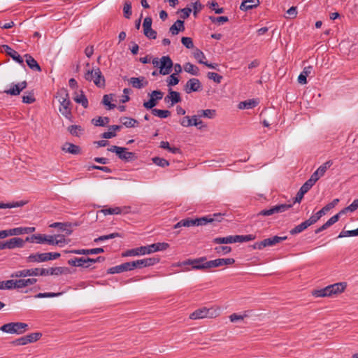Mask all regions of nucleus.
Here are the masks:
<instances>
[{"mask_svg":"<svg viewBox=\"0 0 358 358\" xmlns=\"http://www.w3.org/2000/svg\"><path fill=\"white\" fill-rule=\"evenodd\" d=\"M109 122L110 119L108 117H98L92 120V123L96 127H105Z\"/></svg>","mask_w":358,"mask_h":358,"instance_id":"nucleus-40","label":"nucleus"},{"mask_svg":"<svg viewBox=\"0 0 358 358\" xmlns=\"http://www.w3.org/2000/svg\"><path fill=\"white\" fill-rule=\"evenodd\" d=\"M38 268L23 269L13 273L10 277L12 278H17L27 276H38Z\"/></svg>","mask_w":358,"mask_h":358,"instance_id":"nucleus-12","label":"nucleus"},{"mask_svg":"<svg viewBox=\"0 0 358 358\" xmlns=\"http://www.w3.org/2000/svg\"><path fill=\"white\" fill-rule=\"evenodd\" d=\"M191 6L193 7V15L195 17H196L198 13H199L203 9V5H202L201 2L197 0L194 3H192Z\"/></svg>","mask_w":358,"mask_h":358,"instance_id":"nucleus-53","label":"nucleus"},{"mask_svg":"<svg viewBox=\"0 0 358 358\" xmlns=\"http://www.w3.org/2000/svg\"><path fill=\"white\" fill-rule=\"evenodd\" d=\"M50 275H59L63 273H67L69 271L67 267H52L49 268Z\"/></svg>","mask_w":358,"mask_h":358,"instance_id":"nucleus-43","label":"nucleus"},{"mask_svg":"<svg viewBox=\"0 0 358 358\" xmlns=\"http://www.w3.org/2000/svg\"><path fill=\"white\" fill-rule=\"evenodd\" d=\"M143 266L148 267L150 266H153L155 264L158 263L159 262V258L158 257H149V258H145L142 259Z\"/></svg>","mask_w":358,"mask_h":358,"instance_id":"nucleus-49","label":"nucleus"},{"mask_svg":"<svg viewBox=\"0 0 358 358\" xmlns=\"http://www.w3.org/2000/svg\"><path fill=\"white\" fill-rule=\"evenodd\" d=\"M24 241L21 238H13L6 241V245L8 249H14L16 248H22L24 246Z\"/></svg>","mask_w":358,"mask_h":358,"instance_id":"nucleus-28","label":"nucleus"},{"mask_svg":"<svg viewBox=\"0 0 358 358\" xmlns=\"http://www.w3.org/2000/svg\"><path fill=\"white\" fill-rule=\"evenodd\" d=\"M259 4V0H243L240 9L243 11H247L257 8Z\"/></svg>","mask_w":358,"mask_h":358,"instance_id":"nucleus-20","label":"nucleus"},{"mask_svg":"<svg viewBox=\"0 0 358 358\" xmlns=\"http://www.w3.org/2000/svg\"><path fill=\"white\" fill-rule=\"evenodd\" d=\"M104 252L103 248H96L92 249H80V250H72L70 251H66L68 253H73L76 255H96L99 253H103Z\"/></svg>","mask_w":358,"mask_h":358,"instance_id":"nucleus-15","label":"nucleus"},{"mask_svg":"<svg viewBox=\"0 0 358 358\" xmlns=\"http://www.w3.org/2000/svg\"><path fill=\"white\" fill-rule=\"evenodd\" d=\"M191 226H195V222L194 221V219L187 218L183 219L178 222V223H176L174 225L173 228L178 229L182 227H189Z\"/></svg>","mask_w":358,"mask_h":358,"instance_id":"nucleus-38","label":"nucleus"},{"mask_svg":"<svg viewBox=\"0 0 358 358\" xmlns=\"http://www.w3.org/2000/svg\"><path fill=\"white\" fill-rule=\"evenodd\" d=\"M315 181L310 178L307 181L305 182V183L301 187V189L303 190L304 192L307 193L311 187L315 184Z\"/></svg>","mask_w":358,"mask_h":358,"instance_id":"nucleus-52","label":"nucleus"},{"mask_svg":"<svg viewBox=\"0 0 358 358\" xmlns=\"http://www.w3.org/2000/svg\"><path fill=\"white\" fill-rule=\"evenodd\" d=\"M108 150L111 152H115L119 159L126 162H132L137 159L136 154L133 152L127 151L128 149L127 148L112 145L110 148H108Z\"/></svg>","mask_w":358,"mask_h":358,"instance_id":"nucleus-4","label":"nucleus"},{"mask_svg":"<svg viewBox=\"0 0 358 358\" xmlns=\"http://www.w3.org/2000/svg\"><path fill=\"white\" fill-rule=\"evenodd\" d=\"M173 66V63L169 56H163L160 59L159 73L162 75L169 74Z\"/></svg>","mask_w":358,"mask_h":358,"instance_id":"nucleus-8","label":"nucleus"},{"mask_svg":"<svg viewBox=\"0 0 358 358\" xmlns=\"http://www.w3.org/2000/svg\"><path fill=\"white\" fill-rule=\"evenodd\" d=\"M36 282V278L19 279L17 280V285L19 289L24 288L27 286L34 285Z\"/></svg>","mask_w":358,"mask_h":358,"instance_id":"nucleus-41","label":"nucleus"},{"mask_svg":"<svg viewBox=\"0 0 358 358\" xmlns=\"http://www.w3.org/2000/svg\"><path fill=\"white\" fill-rule=\"evenodd\" d=\"M220 310L218 308L211 307L207 308L203 307L199 308L190 314L189 318L192 320H198L203 318H215L220 315Z\"/></svg>","mask_w":358,"mask_h":358,"instance_id":"nucleus-3","label":"nucleus"},{"mask_svg":"<svg viewBox=\"0 0 358 358\" xmlns=\"http://www.w3.org/2000/svg\"><path fill=\"white\" fill-rule=\"evenodd\" d=\"M308 223L306 221L303 222L300 224L296 226L289 232L292 235L299 234L308 227Z\"/></svg>","mask_w":358,"mask_h":358,"instance_id":"nucleus-44","label":"nucleus"},{"mask_svg":"<svg viewBox=\"0 0 358 358\" xmlns=\"http://www.w3.org/2000/svg\"><path fill=\"white\" fill-rule=\"evenodd\" d=\"M62 150L65 152L73 155H78L81 152L80 148L78 145L68 142L63 145Z\"/></svg>","mask_w":358,"mask_h":358,"instance_id":"nucleus-22","label":"nucleus"},{"mask_svg":"<svg viewBox=\"0 0 358 358\" xmlns=\"http://www.w3.org/2000/svg\"><path fill=\"white\" fill-rule=\"evenodd\" d=\"M152 113L155 116H157L160 118H166L171 115V112L168 110H161L155 108L152 110Z\"/></svg>","mask_w":358,"mask_h":358,"instance_id":"nucleus-45","label":"nucleus"},{"mask_svg":"<svg viewBox=\"0 0 358 358\" xmlns=\"http://www.w3.org/2000/svg\"><path fill=\"white\" fill-rule=\"evenodd\" d=\"M331 295L342 293L344 292L347 287L345 282H337L333 285H328Z\"/></svg>","mask_w":358,"mask_h":358,"instance_id":"nucleus-23","label":"nucleus"},{"mask_svg":"<svg viewBox=\"0 0 358 358\" xmlns=\"http://www.w3.org/2000/svg\"><path fill=\"white\" fill-rule=\"evenodd\" d=\"M358 236V229H354V230H348L345 231L343 230L338 235V238H343L346 236Z\"/></svg>","mask_w":358,"mask_h":358,"instance_id":"nucleus-55","label":"nucleus"},{"mask_svg":"<svg viewBox=\"0 0 358 358\" xmlns=\"http://www.w3.org/2000/svg\"><path fill=\"white\" fill-rule=\"evenodd\" d=\"M256 236L252 234L248 235H235L227 237H217L213 239V242L215 244H230L234 243H243L255 240Z\"/></svg>","mask_w":358,"mask_h":358,"instance_id":"nucleus-2","label":"nucleus"},{"mask_svg":"<svg viewBox=\"0 0 358 358\" xmlns=\"http://www.w3.org/2000/svg\"><path fill=\"white\" fill-rule=\"evenodd\" d=\"M120 122L127 128L136 127L138 125V122L136 119L129 117H122Z\"/></svg>","mask_w":358,"mask_h":358,"instance_id":"nucleus-33","label":"nucleus"},{"mask_svg":"<svg viewBox=\"0 0 358 358\" xmlns=\"http://www.w3.org/2000/svg\"><path fill=\"white\" fill-rule=\"evenodd\" d=\"M158 100L155 97L150 96V99L148 101L143 103V106L147 109H154L153 108L157 104Z\"/></svg>","mask_w":358,"mask_h":358,"instance_id":"nucleus-59","label":"nucleus"},{"mask_svg":"<svg viewBox=\"0 0 358 358\" xmlns=\"http://www.w3.org/2000/svg\"><path fill=\"white\" fill-rule=\"evenodd\" d=\"M185 29L184 21L177 20L169 28V31L172 35L175 36L178 34L180 31H183Z\"/></svg>","mask_w":358,"mask_h":358,"instance_id":"nucleus-26","label":"nucleus"},{"mask_svg":"<svg viewBox=\"0 0 358 358\" xmlns=\"http://www.w3.org/2000/svg\"><path fill=\"white\" fill-rule=\"evenodd\" d=\"M222 220V214L220 213H215L213 217L210 215L202 217L200 218L194 219L195 222V226H203L206 225L208 223H212L214 221L220 222Z\"/></svg>","mask_w":358,"mask_h":358,"instance_id":"nucleus-10","label":"nucleus"},{"mask_svg":"<svg viewBox=\"0 0 358 358\" xmlns=\"http://www.w3.org/2000/svg\"><path fill=\"white\" fill-rule=\"evenodd\" d=\"M147 254L145 246H141L139 248L127 250L122 254V257H132L144 255Z\"/></svg>","mask_w":358,"mask_h":358,"instance_id":"nucleus-17","label":"nucleus"},{"mask_svg":"<svg viewBox=\"0 0 358 358\" xmlns=\"http://www.w3.org/2000/svg\"><path fill=\"white\" fill-rule=\"evenodd\" d=\"M45 256V252L31 254L29 257H27V262L31 263L47 262Z\"/></svg>","mask_w":358,"mask_h":358,"instance_id":"nucleus-31","label":"nucleus"},{"mask_svg":"<svg viewBox=\"0 0 358 358\" xmlns=\"http://www.w3.org/2000/svg\"><path fill=\"white\" fill-rule=\"evenodd\" d=\"M292 206V204H280V205H277V206H273L274 209H275V213H282V212H285L287 210H289V208H291Z\"/></svg>","mask_w":358,"mask_h":358,"instance_id":"nucleus-57","label":"nucleus"},{"mask_svg":"<svg viewBox=\"0 0 358 358\" xmlns=\"http://www.w3.org/2000/svg\"><path fill=\"white\" fill-rule=\"evenodd\" d=\"M207 77L210 80H213L216 83H220L222 80V76L215 72H208Z\"/></svg>","mask_w":358,"mask_h":358,"instance_id":"nucleus-60","label":"nucleus"},{"mask_svg":"<svg viewBox=\"0 0 358 358\" xmlns=\"http://www.w3.org/2000/svg\"><path fill=\"white\" fill-rule=\"evenodd\" d=\"M74 101L78 103H80L85 108H87L88 107L87 99L83 91H81L80 95L76 96L74 98Z\"/></svg>","mask_w":358,"mask_h":358,"instance_id":"nucleus-46","label":"nucleus"},{"mask_svg":"<svg viewBox=\"0 0 358 358\" xmlns=\"http://www.w3.org/2000/svg\"><path fill=\"white\" fill-rule=\"evenodd\" d=\"M28 203L27 201H19L15 202L10 203H3L0 202V208H17L22 207Z\"/></svg>","mask_w":358,"mask_h":358,"instance_id":"nucleus-32","label":"nucleus"},{"mask_svg":"<svg viewBox=\"0 0 358 358\" xmlns=\"http://www.w3.org/2000/svg\"><path fill=\"white\" fill-rule=\"evenodd\" d=\"M312 294L315 297H325L331 296L330 289L328 286L323 289L313 290L312 292Z\"/></svg>","mask_w":358,"mask_h":358,"instance_id":"nucleus-36","label":"nucleus"},{"mask_svg":"<svg viewBox=\"0 0 358 358\" xmlns=\"http://www.w3.org/2000/svg\"><path fill=\"white\" fill-rule=\"evenodd\" d=\"M5 289H19L17 285V280H8L4 281Z\"/></svg>","mask_w":358,"mask_h":358,"instance_id":"nucleus-51","label":"nucleus"},{"mask_svg":"<svg viewBox=\"0 0 358 358\" xmlns=\"http://www.w3.org/2000/svg\"><path fill=\"white\" fill-rule=\"evenodd\" d=\"M101 212L104 215H118L122 213V210L120 207H115L102 209Z\"/></svg>","mask_w":358,"mask_h":358,"instance_id":"nucleus-50","label":"nucleus"},{"mask_svg":"<svg viewBox=\"0 0 358 358\" xmlns=\"http://www.w3.org/2000/svg\"><path fill=\"white\" fill-rule=\"evenodd\" d=\"M209 20L213 23H217L219 24H223V23L229 21V18L227 16H219V17L210 16Z\"/></svg>","mask_w":358,"mask_h":358,"instance_id":"nucleus-54","label":"nucleus"},{"mask_svg":"<svg viewBox=\"0 0 358 358\" xmlns=\"http://www.w3.org/2000/svg\"><path fill=\"white\" fill-rule=\"evenodd\" d=\"M84 77L87 81L93 80L94 83L99 87H105V78L99 67L94 68L92 70L88 69Z\"/></svg>","mask_w":358,"mask_h":358,"instance_id":"nucleus-5","label":"nucleus"},{"mask_svg":"<svg viewBox=\"0 0 358 358\" xmlns=\"http://www.w3.org/2000/svg\"><path fill=\"white\" fill-rule=\"evenodd\" d=\"M338 202H339L338 199H334L331 202L329 203L324 207H323L321 210H320L318 211L319 214L321 215L322 216L324 215L327 212L329 211L331 209L334 208L338 204Z\"/></svg>","mask_w":358,"mask_h":358,"instance_id":"nucleus-42","label":"nucleus"},{"mask_svg":"<svg viewBox=\"0 0 358 358\" xmlns=\"http://www.w3.org/2000/svg\"><path fill=\"white\" fill-rule=\"evenodd\" d=\"M257 99H248L244 101H241L238 104V108L240 109H249L255 107L258 104Z\"/></svg>","mask_w":358,"mask_h":358,"instance_id":"nucleus-35","label":"nucleus"},{"mask_svg":"<svg viewBox=\"0 0 358 358\" xmlns=\"http://www.w3.org/2000/svg\"><path fill=\"white\" fill-rule=\"evenodd\" d=\"M55 97L59 98L58 101L60 103L59 112L65 117L70 118L71 116V102L67 90L64 88L58 90Z\"/></svg>","mask_w":358,"mask_h":358,"instance_id":"nucleus-1","label":"nucleus"},{"mask_svg":"<svg viewBox=\"0 0 358 358\" xmlns=\"http://www.w3.org/2000/svg\"><path fill=\"white\" fill-rule=\"evenodd\" d=\"M26 58V63L27 66L33 71H36L38 72L41 71V68L37 61L30 55L26 54L24 55Z\"/></svg>","mask_w":358,"mask_h":358,"instance_id":"nucleus-24","label":"nucleus"},{"mask_svg":"<svg viewBox=\"0 0 358 358\" xmlns=\"http://www.w3.org/2000/svg\"><path fill=\"white\" fill-rule=\"evenodd\" d=\"M69 131L75 136H79V132L83 131V129L79 125H71L68 127Z\"/></svg>","mask_w":358,"mask_h":358,"instance_id":"nucleus-61","label":"nucleus"},{"mask_svg":"<svg viewBox=\"0 0 358 358\" xmlns=\"http://www.w3.org/2000/svg\"><path fill=\"white\" fill-rule=\"evenodd\" d=\"M147 254H150L157 251H162L169 248V244L166 243H157L145 246Z\"/></svg>","mask_w":358,"mask_h":358,"instance_id":"nucleus-18","label":"nucleus"},{"mask_svg":"<svg viewBox=\"0 0 358 358\" xmlns=\"http://www.w3.org/2000/svg\"><path fill=\"white\" fill-rule=\"evenodd\" d=\"M235 259L234 258L227 259H216L214 260L208 261V269L211 268L220 267L224 265H231L234 264Z\"/></svg>","mask_w":358,"mask_h":358,"instance_id":"nucleus-13","label":"nucleus"},{"mask_svg":"<svg viewBox=\"0 0 358 358\" xmlns=\"http://www.w3.org/2000/svg\"><path fill=\"white\" fill-rule=\"evenodd\" d=\"M287 238V236H274L273 237L264 239L263 241H262L263 248H264L266 247L273 246L282 241L286 240Z\"/></svg>","mask_w":358,"mask_h":358,"instance_id":"nucleus-19","label":"nucleus"},{"mask_svg":"<svg viewBox=\"0 0 358 358\" xmlns=\"http://www.w3.org/2000/svg\"><path fill=\"white\" fill-rule=\"evenodd\" d=\"M71 227V223L62 222H54L50 225V227L58 228L59 231H65L67 235H70L72 233V230L70 229Z\"/></svg>","mask_w":358,"mask_h":358,"instance_id":"nucleus-29","label":"nucleus"},{"mask_svg":"<svg viewBox=\"0 0 358 358\" xmlns=\"http://www.w3.org/2000/svg\"><path fill=\"white\" fill-rule=\"evenodd\" d=\"M184 70L193 76H198L199 72V69L190 62H187L184 65Z\"/></svg>","mask_w":358,"mask_h":358,"instance_id":"nucleus-39","label":"nucleus"},{"mask_svg":"<svg viewBox=\"0 0 358 358\" xmlns=\"http://www.w3.org/2000/svg\"><path fill=\"white\" fill-rule=\"evenodd\" d=\"M26 336L27 338L28 343H30L38 341L41 338L42 334L39 332L31 333L26 335Z\"/></svg>","mask_w":358,"mask_h":358,"instance_id":"nucleus-56","label":"nucleus"},{"mask_svg":"<svg viewBox=\"0 0 358 358\" xmlns=\"http://www.w3.org/2000/svg\"><path fill=\"white\" fill-rule=\"evenodd\" d=\"M179 81V78L176 76V73H173L169 77V80H167V85H176L177 84H178Z\"/></svg>","mask_w":358,"mask_h":358,"instance_id":"nucleus-64","label":"nucleus"},{"mask_svg":"<svg viewBox=\"0 0 358 358\" xmlns=\"http://www.w3.org/2000/svg\"><path fill=\"white\" fill-rule=\"evenodd\" d=\"M131 271L129 263L124 262L120 265H117L113 267L110 268L108 270V273L115 274V273H120L124 271Z\"/></svg>","mask_w":358,"mask_h":358,"instance_id":"nucleus-21","label":"nucleus"},{"mask_svg":"<svg viewBox=\"0 0 358 358\" xmlns=\"http://www.w3.org/2000/svg\"><path fill=\"white\" fill-rule=\"evenodd\" d=\"M129 83L134 88L141 89L148 85V82L145 81V78L143 76L138 77V78H131L129 80Z\"/></svg>","mask_w":358,"mask_h":358,"instance_id":"nucleus-25","label":"nucleus"},{"mask_svg":"<svg viewBox=\"0 0 358 358\" xmlns=\"http://www.w3.org/2000/svg\"><path fill=\"white\" fill-rule=\"evenodd\" d=\"M131 271L135 269V268H144L143 260L142 259H138L133 262H129Z\"/></svg>","mask_w":358,"mask_h":358,"instance_id":"nucleus-63","label":"nucleus"},{"mask_svg":"<svg viewBox=\"0 0 358 358\" xmlns=\"http://www.w3.org/2000/svg\"><path fill=\"white\" fill-rule=\"evenodd\" d=\"M1 48H2L3 51L5 52L6 55L10 56L13 60H15V62H17V63H19L20 64H23L24 60L17 51H15V50L11 48L8 45H3L1 46Z\"/></svg>","mask_w":358,"mask_h":358,"instance_id":"nucleus-14","label":"nucleus"},{"mask_svg":"<svg viewBox=\"0 0 358 358\" xmlns=\"http://www.w3.org/2000/svg\"><path fill=\"white\" fill-rule=\"evenodd\" d=\"M194 57L198 61L200 64H203L205 62L203 61L206 59V56L202 51L199 49H196L194 52Z\"/></svg>","mask_w":358,"mask_h":358,"instance_id":"nucleus-58","label":"nucleus"},{"mask_svg":"<svg viewBox=\"0 0 358 358\" xmlns=\"http://www.w3.org/2000/svg\"><path fill=\"white\" fill-rule=\"evenodd\" d=\"M333 164L332 161L329 160L321 165L310 176L315 182H317L321 177H322L327 170L329 169Z\"/></svg>","mask_w":358,"mask_h":358,"instance_id":"nucleus-11","label":"nucleus"},{"mask_svg":"<svg viewBox=\"0 0 358 358\" xmlns=\"http://www.w3.org/2000/svg\"><path fill=\"white\" fill-rule=\"evenodd\" d=\"M28 325L24 322H10L2 325L0 330L8 334H22L27 331Z\"/></svg>","mask_w":358,"mask_h":358,"instance_id":"nucleus-6","label":"nucleus"},{"mask_svg":"<svg viewBox=\"0 0 358 358\" xmlns=\"http://www.w3.org/2000/svg\"><path fill=\"white\" fill-rule=\"evenodd\" d=\"M182 44L185 46L187 49H192L194 48V43L192 38L183 36L181 38Z\"/></svg>","mask_w":358,"mask_h":358,"instance_id":"nucleus-62","label":"nucleus"},{"mask_svg":"<svg viewBox=\"0 0 358 358\" xmlns=\"http://www.w3.org/2000/svg\"><path fill=\"white\" fill-rule=\"evenodd\" d=\"M152 161L153 162L154 164L161 167H166L169 165V161L159 157H153L152 159Z\"/></svg>","mask_w":358,"mask_h":358,"instance_id":"nucleus-48","label":"nucleus"},{"mask_svg":"<svg viewBox=\"0 0 358 358\" xmlns=\"http://www.w3.org/2000/svg\"><path fill=\"white\" fill-rule=\"evenodd\" d=\"M123 13L124 16L127 19H129L132 14L131 11V3L129 1H126L124 3L123 7Z\"/></svg>","mask_w":358,"mask_h":358,"instance_id":"nucleus-47","label":"nucleus"},{"mask_svg":"<svg viewBox=\"0 0 358 358\" xmlns=\"http://www.w3.org/2000/svg\"><path fill=\"white\" fill-rule=\"evenodd\" d=\"M182 265H192L193 269L206 270L208 269V261L206 257H202L194 259H187L183 262Z\"/></svg>","mask_w":358,"mask_h":358,"instance_id":"nucleus-7","label":"nucleus"},{"mask_svg":"<svg viewBox=\"0 0 358 358\" xmlns=\"http://www.w3.org/2000/svg\"><path fill=\"white\" fill-rule=\"evenodd\" d=\"M202 90L201 82L197 78H191L186 83L184 86V90L187 94H190L193 92H199Z\"/></svg>","mask_w":358,"mask_h":358,"instance_id":"nucleus-9","label":"nucleus"},{"mask_svg":"<svg viewBox=\"0 0 358 358\" xmlns=\"http://www.w3.org/2000/svg\"><path fill=\"white\" fill-rule=\"evenodd\" d=\"M182 99L179 92L173 91L172 89L169 90V94L164 98V101L169 103L171 101V106L181 102Z\"/></svg>","mask_w":358,"mask_h":358,"instance_id":"nucleus-16","label":"nucleus"},{"mask_svg":"<svg viewBox=\"0 0 358 358\" xmlns=\"http://www.w3.org/2000/svg\"><path fill=\"white\" fill-rule=\"evenodd\" d=\"M313 67L312 66H306L303 71L298 77V82L300 84L304 85L307 83V76H308L313 71Z\"/></svg>","mask_w":358,"mask_h":358,"instance_id":"nucleus-30","label":"nucleus"},{"mask_svg":"<svg viewBox=\"0 0 358 358\" xmlns=\"http://www.w3.org/2000/svg\"><path fill=\"white\" fill-rule=\"evenodd\" d=\"M85 264H87V257H74L68 260V264L71 266L89 268V266H85Z\"/></svg>","mask_w":358,"mask_h":358,"instance_id":"nucleus-27","label":"nucleus"},{"mask_svg":"<svg viewBox=\"0 0 358 358\" xmlns=\"http://www.w3.org/2000/svg\"><path fill=\"white\" fill-rule=\"evenodd\" d=\"M112 101H113V94H105L103 96L101 103L107 107V110H112L116 107L115 104L111 103Z\"/></svg>","mask_w":358,"mask_h":358,"instance_id":"nucleus-34","label":"nucleus"},{"mask_svg":"<svg viewBox=\"0 0 358 358\" xmlns=\"http://www.w3.org/2000/svg\"><path fill=\"white\" fill-rule=\"evenodd\" d=\"M197 115L199 117H207L212 119L215 117L216 110L213 109L200 110H198Z\"/></svg>","mask_w":358,"mask_h":358,"instance_id":"nucleus-37","label":"nucleus"}]
</instances>
